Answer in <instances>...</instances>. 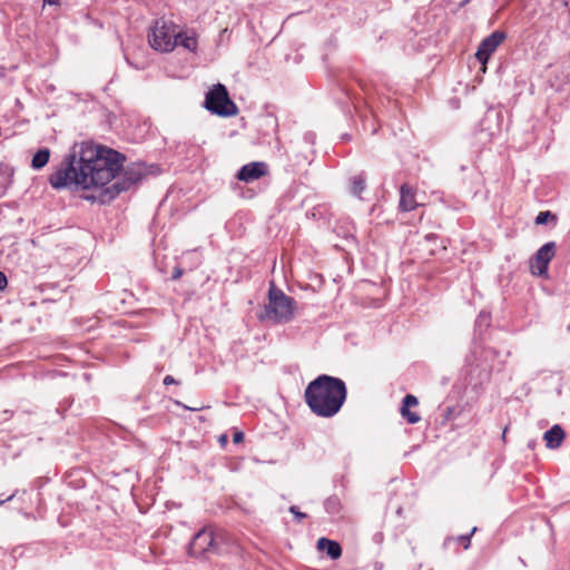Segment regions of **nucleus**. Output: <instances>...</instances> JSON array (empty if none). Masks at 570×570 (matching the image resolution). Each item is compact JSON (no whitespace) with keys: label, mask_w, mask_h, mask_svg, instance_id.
Returning a JSON list of instances; mask_svg holds the SVG:
<instances>
[{"label":"nucleus","mask_w":570,"mask_h":570,"mask_svg":"<svg viewBox=\"0 0 570 570\" xmlns=\"http://www.w3.org/2000/svg\"><path fill=\"white\" fill-rule=\"evenodd\" d=\"M125 157L104 146L82 144L79 156L69 154L50 175L55 189H90L107 185L121 170Z\"/></svg>","instance_id":"f257e3e1"},{"label":"nucleus","mask_w":570,"mask_h":570,"mask_svg":"<svg viewBox=\"0 0 570 570\" xmlns=\"http://www.w3.org/2000/svg\"><path fill=\"white\" fill-rule=\"evenodd\" d=\"M347 396L343 380L322 374L305 389L304 399L311 411L321 417L337 414Z\"/></svg>","instance_id":"f03ea898"},{"label":"nucleus","mask_w":570,"mask_h":570,"mask_svg":"<svg viewBox=\"0 0 570 570\" xmlns=\"http://www.w3.org/2000/svg\"><path fill=\"white\" fill-rule=\"evenodd\" d=\"M294 298L285 295L272 283L268 291V303L265 306L267 318L278 323H287L294 315Z\"/></svg>","instance_id":"7ed1b4c3"},{"label":"nucleus","mask_w":570,"mask_h":570,"mask_svg":"<svg viewBox=\"0 0 570 570\" xmlns=\"http://www.w3.org/2000/svg\"><path fill=\"white\" fill-rule=\"evenodd\" d=\"M180 33L175 32V26L164 19L157 20L148 35L150 46L158 51L169 52L178 45Z\"/></svg>","instance_id":"20e7f679"},{"label":"nucleus","mask_w":570,"mask_h":570,"mask_svg":"<svg viewBox=\"0 0 570 570\" xmlns=\"http://www.w3.org/2000/svg\"><path fill=\"white\" fill-rule=\"evenodd\" d=\"M205 107L218 116H234L237 114V107L229 98L226 87L222 83L215 85L205 98Z\"/></svg>","instance_id":"39448f33"},{"label":"nucleus","mask_w":570,"mask_h":570,"mask_svg":"<svg viewBox=\"0 0 570 570\" xmlns=\"http://www.w3.org/2000/svg\"><path fill=\"white\" fill-rule=\"evenodd\" d=\"M556 253L557 244L554 242H548L542 245L530 259L531 274L542 278H548L549 264L556 256Z\"/></svg>","instance_id":"423d86ee"},{"label":"nucleus","mask_w":570,"mask_h":570,"mask_svg":"<svg viewBox=\"0 0 570 570\" xmlns=\"http://www.w3.org/2000/svg\"><path fill=\"white\" fill-rule=\"evenodd\" d=\"M214 550H216V539L213 530L207 528L199 530L189 544V553L194 557H200Z\"/></svg>","instance_id":"0eeeda50"},{"label":"nucleus","mask_w":570,"mask_h":570,"mask_svg":"<svg viewBox=\"0 0 570 570\" xmlns=\"http://www.w3.org/2000/svg\"><path fill=\"white\" fill-rule=\"evenodd\" d=\"M504 40V33L501 31H494L485 39H483L475 52V58L482 65H485L490 56L497 50V48Z\"/></svg>","instance_id":"6e6552de"},{"label":"nucleus","mask_w":570,"mask_h":570,"mask_svg":"<svg viewBox=\"0 0 570 570\" xmlns=\"http://www.w3.org/2000/svg\"><path fill=\"white\" fill-rule=\"evenodd\" d=\"M268 174V165L264 161H252L244 165L237 173L238 180L253 183Z\"/></svg>","instance_id":"1a4fd4ad"},{"label":"nucleus","mask_w":570,"mask_h":570,"mask_svg":"<svg viewBox=\"0 0 570 570\" xmlns=\"http://www.w3.org/2000/svg\"><path fill=\"white\" fill-rule=\"evenodd\" d=\"M141 179L140 170H135V168H129L125 171L124 176L116 180L110 188L107 189V193H110V197H115L119 195L121 191L128 190L132 185L137 184Z\"/></svg>","instance_id":"9d476101"},{"label":"nucleus","mask_w":570,"mask_h":570,"mask_svg":"<svg viewBox=\"0 0 570 570\" xmlns=\"http://www.w3.org/2000/svg\"><path fill=\"white\" fill-rule=\"evenodd\" d=\"M417 207L414 189L409 184H403L400 188V209L411 212Z\"/></svg>","instance_id":"9b49d317"},{"label":"nucleus","mask_w":570,"mask_h":570,"mask_svg":"<svg viewBox=\"0 0 570 570\" xmlns=\"http://www.w3.org/2000/svg\"><path fill=\"white\" fill-rule=\"evenodd\" d=\"M417 403H419L417 399L412 394H407L403 399L401 414L410 424H415L421 420L419 414L410 411V407L416 406Z\"/></svg>","instance_id":"f8f14e48"},{"label":"nucleus","mask_w":570,"mask_h":570,"mask_svg":"<svg viewBox=\"0 0 570 570\" xmlns=\"http://www.w3.org/2000/svg\"><path fill=\"white\" fill-rule=\"evenodd\" d=\"M543 439L546 441L547 448L558 449L564 439V432L560 425L556 424L550 430L544 432Z\"/></svg>","instance_id":"ddd939ff"},{"label":"nucleus","mask_w":570,"mask_h":570,"mask_svg":"<svg viewBox=\"0 0 570 570\" xmlns=\"http://www.w3.org/2000/svg\"><path fill=\"white\" fill-rule=\"evenodd\" d=\"M317 549L325 551L332 560H336L342 556V548L340 543L327 538H321L317 540Z\"/></svg>","instance_id":"4468645a"},{"label":"nucleus","mask_w":570,"mask_h":570,"mask_svg":"<svg viewBox=\"0 0 570 570\" xmlns=\"http://www.w3.org/2000/svg\"><path fill=\"white\" fill-rule=\"evenodd\" d=\"M366 188V174L364 171L358 173L350 178V193L353 196L361 198V194Z\"/></svg>","instance_id":"2eb2a0df"},{"label":"nucleus","mask_w":570,"mask_h":570,"mask_svg":"<svg viewBox=\"0 0 570 570\" xmlns=\"http://www.w3.org/2000/svg\"><path fill=\"white\" fill-rule=\"evenodd\" d=\"M50 158V150L48 148L39 149L31 160V166L33 169H41L45 167Z\"/></svg>","instance_id":"dca6fc26"},{"label":"nucleus","mask_w":570,"mask_h":570,"mask_svg":"<svg viewBox=\"0 0 570 570\" xmlns=\"http://www.w3.org/2000/svg\"><path fill=\"white\" fill-rule=\"evenodd\" d=\"M551 219V220H557V217L554 214H552L551 212L547 210V212H540L537 217H535V224L537 225H543V224H547L548 220Z\"/></svg>","instance_id":"f3484780"},{"label":"nucleus","mask_w":570,"mask_h":570,"mask_svg":"<svg viewBox=\"0 0 570 570\" xmlns=\"http://www.w3.org/2000/svg\"><path fill=\"white\" fill-rule=\"evenodd\" d=\"M178 43L188 50H194L196 48L197 41L193 37H180L178 38Z\"/></svg>","instance_id":"a211bd4d"},{"label":"nucleus","mask_w":570,"mask_h":570,"mask_svg":"<svg viewBox=\"0 0 570 570\" xmlns=\"http://www.w3.org/2000/svg\"><path fill=\"white\" fill-rule=\"evenodd\" d=\"M476 531V527H474L470 534L466 535H460L459 541L463 546L464 549H468L471 543V535Z\"/></svg>","instance_id":"6ab92c4d"},{"label":"nucleus","mask_w":570,"mask_h":570,"mask_svg":"<svg viewBox=\"0 0 570 570\" xmlns=\"http://www.w3.org/2000/svg\"><path fill=\"white\" fill-rule=\"evenodd\" d=\"M476 325L481 326H489L490 325V314L481 312L476 320Z\"/></svg>","instance_id":"aec40b11"},{"label":"nucleus","mask_w":570,"mask_h":570,"mask_svg":"<svg viewBox=\"0 0 570 570\" xmlns=\"http://www.w3.org/2000/svg\"><path fill=\"white\" fill-rule=\"evenodd\" d=\"M289 512L294 514L297 521H301L307 517L306 513L301 512L296 505H292L289 508Z\"/></svg>","instance_id":"412c9836"},{"label":"nucleus","mask_w":570,"mask_h":570,"mask_svg":"<svg viewBox=\"0 0 570 570\" xmlns=\"http://www.w3.org/2000/svg\"><path fill=\"white\" fill-rule=\"evenodd\" d=\"M184 274V269L180 268V267H175L174 268V272H173V275H171V278L173 279H178L181 277V275Z\"/></svg>","instance_id":"4be33fe9"},{"label":"nucleus","mask_w":570,"mask_h":570,"mask_svg":"<svg viewBox=\"0 0 570 570\" xmlns=\"http://www.w3.org/2000/svg\"><path fill=\"white\" fill-rule=\"evenodd\" d=\"M244 440V433L240 431H237L234 433L233 441L234 443H240Z\"/></svg>","instance_id":"5701e85b"},{"label":"nucleus","mask_w":570,"mask_h":570,"mask_svg":"<svg viewBox=\"0 0 570 570\" xmlns=\"http://www.w3.org/2000/svg\"><path fill=\"white\" fill-rule=\"evenodd\" d=\"M164 384L165 385H170V384H179L178 381H176L171 375H166L164 377Z\"/></svg>","instance_id":"b1692460"},{"label":"nucleus","mask_w":570,"mask_h":570,"mask_svg":"<svg viewBox=\"0 0 570 570\" xmlns=\"http://www.w3.org/2000/svg\"><path fill=\"white\" fill-rule=\"evenodd\" d=\"M8 284L4 273L0 272V291L4 289Z\"/></svg>","instance_id":"393cba45"},{"label":"nucleus","mask_w":570,"mask_h":570,"mask_svg":"<svg viewBox=\"0 0 570 570\" xmlns=\"http://www.w3.org/2000/svg\"><path fill=\"white\" fill-rule=\"evenodd\" d=\"M43 1V4H49V6H58L60 3V0H42Z\"/></svg>","instance_id":"a878e982"},{"label":"nucleus","mask_w":570,"mask_h":570,"mask_svg":"<svg viewBox=\"0 0 570 570\" xmlns=\"http://www.w3.org/2000/svg\"><path fill=\"white\" fill-rule=\"evenodd\" d=\"M14 495H16V493H12V494H10L9 497H7L6 499H2V498L0 497V505H1V504H3V503H4V502H7V501L12 500V499L14 498Z\"/></svg>","instance_id":"bb28decb"},{"label":"nucleus","mask_w":570,"mask_h":570,"mask_svg":"<svg viewBox=\"0 0 570 570\" xmlns=\"http://www.w3.org/2000/svg\"><path fill=\"white\" fill-rule=\"evenodd\" d=\"M313 137H314V136H313V134H306V135H305V139H306L307 141H311V142H312V140H313Z\"/></svg>","instance_id":"cd10ccee"},{"label":"nucleus","mask_w":570,"mask_h":570,"mask_svg":"<svg viewBox=\"0 0 570 570\" xmlns=\"http://www.w3.org/2000/svg\"><path fill=\"white\" fill-rule=\"evenodd\" d=\"M226 439H227L226 435H223L220 440H222V442H226Z\"/></svg>","instance_id":"c85d7f7f"},{"label":"nucleus","mask_w":570,"mask_h":570,"mask_svg":"<svg viewBox=\"0 0 570 570\" xmlns=\"http://www.w3.org/2000/svg\"><path fill=\"white\" fill-rule=\"evenodd\" d=\"M376 132V128H372V134H375Z\"/></svg>","instance_id":"c756f323"},{"label":"nucleus","mask_w":570,"mask_h":570,"mask_svg":"<svg viewBox=\"0 0 570 570\" xmlns=\"http://www.w3.org/2000/svg\"><path fill=\"white\" fill-rule=\"evenodd\" d=\"M469 1H470V0H464L462 4H465V3H468Z\"/></svg>","instance_id":"7c9ffc66"}]
</instances>
